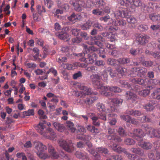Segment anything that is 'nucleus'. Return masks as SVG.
I'll list each match as a JSON object with an SVG mask.
<instances>
[{
	"label": "nucleus",
	"instance_id": "nucleus-28",
	"mask_svg": "<svg viewBox=\"0 0 160 160\" xmlns=\"http://www.w3.org/2000/svg\"><path fill=\"white\" fill-rule=\"evenodd\" d=\"M145 53L148 55H151L153 56L154 58L157 59L160 58V52H158L150 51L148 50L145 51Z\"/></svg>",
	"mask_w": 160,
	"mask_h": 160
},
{
	"label": "nucleus",
	"instance_id": "nucleus-53",
	"mask_svg": "<svg viewBox=\"0 0 160 160\" xmlns=\"http://www.w3.org/2000/svg\"><path fill=\"white\" fill-rule=\"evenodd\" d=\"M34 114V110L33 109H29L27 111L23 112V115L24 116L33 115Z\"/></svg>",
	"mask_w": 160,
	"mask_h": 160
},
{
	"label": "nucleus",
	"instance_id": "nucleus-50",
	"mask_svg": "<svg viewBox=\"0 0 160 160\" xmlns=\"http://www.w3.org/2000/svg\"><path fill=\"white\" fill-rule=\"evenodd\" d=\"M141 61L142 62V64L146 67H152L153 64V62L151 61H145L143 60Z\"/></svg>",
	"mask_w": 160,
	"mask_h": 160
},
{
	"label": "nucleus",
	"instance_id": "nucleus-60",
	"mask_svg": "<svg viewBox=\"0 0 160 160\" xmlns=\"http://www.w3.org/2000/svg\"><path fill=\"white\" fill-rule=\"evenodd\" d=\"M140 121L142 122H149L151 121V119L146 116H144L141 118L140 120Z\"/></svg>",
	"mask_w": 160,
	"mask_h": 160
},
{
	"label": "nucleus",
	"instance_id": "nucleus-24",
	"mask_svg": "<svg viewBox=\"0 0 160 160\" xmlns=\"http://www.w3.org/2000/svg\"><path fill=\"white\" fill-rule=\"evenodd\" d=\"M68 19L70 21L74 23L78 20H79L81 19V16L80 15L75 14L73 13L70 16L68 17Z\"/></svg>",
	"mask_w": 160,
	"mask_h": 160
},
{
	"label": "nucleus",
	"instance_id": "nucleus-39",
	"mask_svg": "<svg viewBox=\"0 0 160 160\" xmlns=\"http://www.w3.org/2000/svg\"><path fill=\"white\" fill-rule=\"evenodd\" d=\"M92 25V22L88 20L81 26V28L83 30H87L89 29Z\"/></svg>",
	"mask_w": 160,
	"mask_h": 160
},
{
	"label": "nucleus",
	"instance_id": "nucleus-51",
	"mask_svg": "<svg viewBox=\"0 0 160 160\" xmlns=\"http://www.w3.org/2000/svg\"><path fill=\"white\" fill-rule=\"evenodd\" d=\"M93 27L95 28H97L99 31H101L103 30V27L98 22L95 21L93 22Z\"/></svg>",
	"mask_w": 160,
	"mask_h": 160
},
{
	"label": "nucleus",
	"instance_id": "nucleus-25",
	"mask_svg": "<svg viewBox=\"0 0 160 160\" xmlns=\"http://www.w3.org/2000/svg\"><path fill=\"white\" fill-rule=\"evenodd\" d=\"M139 145L144 149H151L152 147V144L149 142H144L142 143L139 144Z\"/></svg>",
	"mask_w": 160,
	"mask_h": 160
},
{
	"label": "nucleus",
	"instance_id": "nucleus-30",
	"mask_svg": "<svg viewBox=\"0 0 160 160\" xmlns=\"http://www.w3.org/2000/svg\"><path fill=\"white\" fill-rule=\"evenodd\" d=\"M138 76L141 77L145 75L147 72V69L144 68H137Z\"/></svg>",
	"mask_w": 160,
	"mask_h": 160
},
{
	"label": "nucleus",
	"instance_id": "nucleus-1",
	"mask_svg": "<svg viewBox=\"0 0 160 160\" xmlns=\"http://www.w3.org/2000/svg\"><path fill=\"white\" fill-rule=\"evenodd\" d=\"M46 124L48 126H50L51 125L50 122L47 123L46 121L43 120L41 122L35 127L36 129L41 135L47 138H54L55 135V132L52 129L50 128L46 129L45 125Z\"/></svg>",
	"mask_w": 160,
	"mask_h": 160
},
{
	"label": "nucleus",
	"instance_id": "nucleus-52",
	"mask_svg": "<svg viewBox=\"0 0 160 160\" xmlns=\"http://www.w3.org/2000/svg\"><path fill=\"white\" fill-rule=\"evenodd\" d=\"M117 60L113 58H109L108 60V63L109 65L113 66L117 65Z\"/></svg>",
	"mask_w": 160,
	"mask_h": 160
},
{
	"label": "nucleus",
	"instance_id": "nucleus-26",
	"mask_svg": "<svg viewBox=\"0 0 160 160\" xmlns=\"http://www.w3.org/2000/svg\"><path fill=\"white\" fill-rule=\"evenodd\" d=\"M83 47L85 49V52L87 53H91V52H93L98 50V48L95 47L94 46H92L88 47L86 45H83Z\"/></svg>",
	"mask_w": 160,
	"mask_h": 160
},
{
	"label": "nucleus",
	"instance_id": "nucleus-57",
	"mask_svg": "<svg viewBox=\"0 0 160 160\" xmlns=\"http://www.w3.org/2000/svg\"><path fill=\"white\" fill-rule=\"evenodd\" d=\"M142 129H143L146 133L148 134L149 131H151L152 127H149L148 125L147 124H144L142 127Z\"/></svg>",
	"mask_w": 160,
	"mask_h": 160
},
{
	"label": "nucleus",
	"instance_id": "nucleus-9",
	"mask_svg": "<svg viewBox=\"0 0 160 160\" xmlns=\"http://www.w3.org/2000/svg\"><path fill=\"white\" fill-rule=\"evenodd\" d=\"M131 82L132 83L141 85L146 88H148L149 89H151L153 88V86L148 84V82H147L145 81L142 78H133L131 80Z\"/></svg>",
	"mask_w": 160,
	"mask_h": 160
},
{
	"label": "nucleus",
	"instance_id": "nucleus-43",
	"mask_svg": "<svg viewBox=\"0 0 160 160\" xmlns=\"http://www.w3.org/2000/svg\"><path fill=\"white\" fill-rule=\"evenodd\" d=\"M44 152H37V155L41 159H45L49 158V156L47 153H43Z\"/></svg>",
	"mask_w": 160,
	"mask_h": 160
},
{
	"label": "nucleus",
	"instance_id": "nucleus-34",
	"mask_svg": "<svg viewBox=\"0 0 160 160\" xmlns=\"http://www.w3.org/2000/svg\"><path fill=\"white\" fill-rule=\"evenodd\" d=\"M92 4L97 8H102L103 7L105 2H104L103 0H96L94 2H92Z\"/></svg>",
	"mask_w": 160,
	"mask_h": 160
},
{
	"label": "nucleus",
	"instance_id": "nucleus-16",
	"mask_svg": "<svg viewBox=\"0 0 160 160\" xmlns=\"http://www.w3.org/2000/svg\"><path fill=\"white\" fill-rule=\"evenodd\" d=\"M125 96L127 99L131 100L132 102H134L138 99L137 95L130 91L126 92L125 94Z\"/></svg>",
	"mask_w": 160,
	"mask_h": 160
},
{
	"label": "nucleus",
	"instance_id": "nucleus-20",
	"mask_svg": "<svg viewBox=\"0 0 160 160\" xmlns=\"http://www.w3.org/2000/svg\"><path fill=\"white\" fill-rule=\"evenodd\" d=\"M48 152L53 159H58L59 157L58 153L51 145H49Z\"/></svg>",
	"mask_w": 160,
	"mask_h": 160
},
{
	"label": "nucleus",
	"instance_id": "nucleus-37",
	"mask_svg": "<svg viewBox=\"0 0 160 160\" xmlns=\"http://www.w3.org/2000/svg\"><path fill=\"white\" fill-rule=\"evenodd\" d=\"M92 13L95 15L99 16H103L104 14V12L101 8V9H93L92 11Z\"/></svg>",
	"mask_w": 160,
	"mask_h": 160
},
{
	"label": "nucleus",
	"instance_id": "nucleus-64",
	"mask_svg": "<svg viewBox=\"0 0 160 160\" xmlns=\"http://www.w3.org/2000/svg\"><path fill=\"white\" fill-rule=\"evenodd\" d=\"M111 55L114 57L118 58L120 56V53L119 51L114 50L112 52Z\"/></svg>",
	"mask_w": 160,
	"mask_h": 160
},
{
	"label": "nucleus",
	"instance_id": "nucleus-56",
	"mask_svg": "<svg viewBox=\"0 0 160 160\" xmlns=\"http://www.w3.org/2000/svg\"><path fill=\"white\" fill-rule=\"evenodd\" d=\"M61 51L62 52L67 53L66 55L68 56V55L70 53L71 51L69 47L68 46H63L61 48Z\"/></svg>",
	"mask_w": 160,
	"mask_h": 160
},
{
	"label": "nucleus",
	"instance_id": "nucleus-63",
	"mask_svg": "<svg viewBox=\"0 0 160 160\" xmlns=\"http://www.w3.org/2000/svg\"><path fill=\"white\" fill-rule=\"evenodd\" d=\"M121 118L126 121L127 122H130V120L131 116L128 115H122L120 116Z\"/></svg>",
	"mask_w": 160,
	"mask_h": 160
},
{
	"label": "nucleus",
	"instance_id": "nucleus-40",
	"mask_svg": "<svg viewBox=\"0 0 160 160\" xmlns=\"http://www.w3.org/2000/svg\"><path fill=\"white\" fill-rule=\"evenodd\" d=\"M110 100L112 102L117 105L122 104L123 101L122 99L117 98H110Z\"/></svg>",
	"mask_w": 160,
	"mask_h": 160
},
{
	"label": "nucleus",
	"instance_id": "nucleus-46",
	"mask_svg": "<svg viewBox=\"0 0 160 160\" xmlns=\"http://www.w3.org/2000/svg\"><path fill=\"white\" fill-rule=\"evenodd\" d=\"M117 62L120 64H124L129 63L130 62L129 59L128 58H119L117 60Z\"/></svg>",
	"mask_w": 160,
	"mask_h": 160
},
{
	"label": "nucleus",
	"instance_id": "nucleus-13",
	"mask_svg": "<svg viewBox=\"0 0 160 160\" xmlns=\"http://www.w3.org/2000/svg\"><path fill=\"white\" fill-rule=\"evenodd\" d=\"M128 14V13L127 8L122 7L119 8L115 13V16H119L122 18H126Z\"/></svg>",
	"mask_w": 160,
	"mask_h": 160
},
{
	"label": "nucleus",
	"instance_id": "nucleus-36",
	"mask_svg": "<svg viewBox=\"0 0 160 160\" xmlns=\"http://www.w3.org/2000/svg\"><path fill=\"white\" fill-rule=\"evenodd\" d=\"M131 151L133 153L138 154L140 156L143 155V152L141 148H132Z\"/></svg>",
	"mask_w": 160,
	"mask_h": 160
},
{
	"label": "nucleus",
	"instance_id": "nucleus-29",
	"mask_svg": "<svg viewBox=\"0 0 160 160\" xmlns=\"http://www.w3.org/2000/svg\"><path fill=\"white\" fill-rule=\"evenodd\" d=\"M112 147L113 150L118 153H120L122 152L124 153V151L126 150L125 149L118 146V145L116 144H113L112 146Z\"/></svg>",
	"mask_w": 160,
	"mask_h": 160
},
{
	"label": "nucleus",
	"instance_id": "nucleus-59",
	"mask_svg": "<svg viewBox=\"0 0 160 160\" xmlns=\"http://www.w3.org/2000/svg\"><path fill=\"white\" fill-rule=\"evenodd\" d=\"M64 65V67L65 68L69 70L74 69L75 68V67H76L74 66V63L73 64L66 63Z\"/></svg>",
	"mask_w": 160,
	"mask_h": 160
},
{
	"label": "nucleus",
	"instance_id": "nucleus-41",
	"mask_svg": "<svg viewBox=\"0 0 160 160\" xmlns=\"http://www.w3.org/2000/svg\"><path fill=\"white\" fill-rule=\"evenodd\" d=\"M160 17V14H151L149 15V18L153 22H156L159 21Z\"/></svg>",
	"mask_w": 160,
	"mask_h": 160
},
{
	"label": "nucleus",
	"instance_id": "nucleus-5",
	"mask_svg": "<svg viewBox=\"0 0 160 160\" xmlns=\"http://www.w3.org/2000/svg\"><path fill=\"white\" fill-rule=\"evenodd\" d=\"M108 133L110 135H106L107 139L109 140H112L115 142H120L122 140L121 138L116 135V130L111 128H109L108 129Z\"/></svg>",
	"mask_w": 160,
	"mask_h": 160
},
{
	"label": "nucleus",
	"instance_id": "nucleus-10",
	"mask_svg": "<svg viewBox=\"0 0 160 160\" xmlns=\"http://www.w3.org/2000/svg\"><path fill=\"white\" fill-rule=\"evenodd\" d=\"M33 146L37 152H44L47 149V147L42 142L35 141L33 142Z\"/></svg>",
	"mask_w": 160,
	"mask_h": 160
},
{
	"label": "nucleus",
	"instance_id": "nucleus-45",
	"mask_svg": "<svg viewBox=\"0 0 160 160\" xmlns=\"http://www.w3.org/2000/svg\"><path fill=\"white\" fill-rule=\"evenodd\" d=\"M97 109L100 112H104L105 111V108L104 105L102 103L99 102L96 105Z\"/></svg>",
	"mask_w": 160,
	"mask_h": 160
},
{
	"label": "nucleus",
	"instance_id": "nucleus-49",
	"mask_svg": "<svg viewBox=\"0 0 160 160\" xmlns=\"http://www.w3.org/2000/svg\"><path fill=\"white\" fill-rule=\"evenodd\" d=\"M124 153L126 154L128 159L130 160H135L136 159L134 158H135L136 156H138V155L136 154H132L128 152L126 150L124 151Z\"/></svg>",
	"mask_w": 160,
	"mask_h": 160
},
{
	"label": "nucleus",
	"instance_id": "nucleus-55",
	"mask_svg": "<svg viewBox=\"0 0 160 160\" xmlns=\"http://www.w3.org/2000/svg\"><path fill=\"white\" fill-rule=\"evenodd\" d=\"M128 22L130 23L134 24L137 22V20L135 18L132 16H130L127 18Z\"/></svg>",
	"mask_w": 160,
	"mask_h": 160
},
{
	"label": "nucleus",
	"instance_id": "nucleus-35",
	"mask_svg": "<svg viewBox=\"0 0 160 160\" xmlns=\"http://www.w3.org/2000/svg\"><path fill=\"white\" fill-rule=\"evenodd\" d=\"M93 86L95 88L98 89H104V87L106 86H103V84L99 80H98L92 83Z\"/></svg>",
	"mask_w": 160,
	"mask_h": 160
},
{
	"label": "nucleus",
	"instance_id": "nucleus-62",
	"mask_svg": "<svg viewBox=\"0 0 160 160\" xmlns=\"http://www.w3.org/2000/svg\"><path fill=\"white\" fill-rule=\"evenodd\" d=\"M107 71V72H108L111 77L112 78L116 76V73L114 72L112 69L110 67H108L106 69Z\"/></svg>",
	"mask_w": 160,
	"mask_h": 160
},
{
	"label": "nucleus",
	"instance_id": "nucleus-33",
	"mask_svg": "<svg viewBox=\"0 0 160 160\" xmlns=\"http://www.w3.org/2000/svg\"><path fill=\"white\" fill-rule=\"evenodd\" d=\"M112 25L115 26H124L126 24V22L123 19L121 20H116L115 21H112Z\"/></svg>",
	"mask_w": 160,
	"mask_h": 160
},
{
	"label": "nucleus",
	"instance_id": "nucleus-23",
	"mask_svg": "<svg viewBox=\"0 0 160 160\" xmlns=\"http://www.w3.org/2000/svg\"><path fill=\"white\" fill-rule=\"evenodd\" d=\"M104 88L105 90H109L115 93H119L122 91V90L120 88L117 86L109 87V86H106Z\"/></svg>",
	"mask_w": 160,
	"mask_h": 160
},
{
	"label": "nucleus",
	"instance_id": "nucleus-19",
	"mask_svg": "<svg viewBox=\"0 0 160 160\" xmlns=\"http://www.w3.org/2000/svg\"><path fill=\"white\" fill-rule=\"evenodd\" d=\"M148 157L150 160H159L160 159V151L156 150L154 152L149 153Z\"/></svg>",
	"mask_w": 160,
	"mask_h": 160
},
{
	"label": "nucleus",
	"instance_id": "nucleus-21",
	"mask_svg": "<svg viewBox=\"0 0 160 160\" xmlns=\"http://www.w3.org/2000/svg\"><path fill=\"white\" fill-rule=\"evenodd\" d=\"M52 125L56 129L60 132H64L66 129V127L64 125L58 122H54Z\"/></svg>",
	"mask_w": 160,
	"mask_h": 160
},
{
	"label": "nucleus",
	"instance_id": "nucleus-6",
	"mask_svg": "<svg viewBox=\"0 0 160 160\" xmlns=\"http://www.w3.org/2000/svg\"><path fill=\"white\" fill-rule=\"evenodd\" d=\"M79 88L81 91L78 92L77 96L78 97L83 98L86 95H90L92 93V91L90 88L85 86L80 85Z\"/></svg>",
	"mask_w": 160,
	"mask_h": 160
},
{
	"label": "nucleus",
	"instance_id": "nucleus-14",
	"mask_svg": "<svg viewBox=\"0 0 160 160\" xmlns=\"http://www.w3.org/2000/svg\"><path fill=\"white\" fill-rule=\"evenodd\" d=\"M98 98V97L95 95H92L88 97L83 100L84 103L87 105L90 106Z\"/></svg>",
	"mask_w": 160,
	"mask_h": 160
},
{
	"label": "nucleus",
	"instance_id": "nucleus-3",
	"mask_svg": "<svg viewBox=\"0 0 160 160\" xmlns=\"http://www.w3.org/2000/svg\"><path fill=\"white\" fill-rule=\"evenodd\" d=\"M128 135L134 138L140 143L143 141V138L145 135V134L142 129L139 128L135 129L133 130L132 132H128Z\"/></svg>",
	"mask_w": 160,
	"mask_h": 160
},
{
	"label": "nucleus",
	"instance_id": "nucleus-11",
	"mask_svg": "<svg viewBox=\"0 0 160 160\" xmlns=\"http://www.w3.org/2000/svg\"><path fill=\"white\" fill-rule=\"evenodd\" d=\"M70 30L68 27H66L62 29V31L59 32L56 36L60 39L65 40L68 39L69 38V35L67 32Z\"/></svg>",
	"mask_w": 160,
	"mask_h": 160
},
{
	"label": "nucleus",
	"instance_id": "nucleus-18",
	"mask_svg": "<svg viewBox=\"0 0 160 160\" xmlns=\"http://www.w3.org/2000/svg\"><path fill=\"white\" fill-rule=\"evenodd\" d=\"M148 135L151 138L158 137L160 138V129H154L151 128V131L148 133Z\"/></svg>",
	"mask_w": 160,
	"mask_h": 160
},
{
	"label": "nucleus",
	"instance_id": "nucleus-4",
	"mask_svg": "<svg viewBox=\"0 0 160 160\" xmlns=\"http://www.w3.org/2000/svg\"><path fill=\"white\" fill-rule=\"evenodd\" d=\"M58 144L61 147L68 152H71L74 150L73 144L70 141L67 142L65 140L61 139L59 141Z\"/></svg>",
	"mask_w": 160,
	"mask_h": 160
},
{
	"label": "nucleus",
	"instance_id": "nucleus-12",
	"mask_svg": "<svg viewBox=\"0 0 160 160\" xmlns=\"http://www.w3.org/2000/svg\"><path fill=\"white\" fill-rule=\"evenodd\" d=\"M157 102L156 101L151 100L148 103L143 106V107L147 111L151 112L157 106Z\"/></svg>",
	"mask_w": 160,
	"mask_h": 160
},
{
	"label": "nucleus",
	"instance_id": "nucleus-15",
	"mask_svg": "<svg viewBox=\"0 0 160 160\" xmlns=\"http://www.w3.org/2000/svg\"><path fill=\"white\" fill-rule=\"evenodd\" d=\"M75 155L77 158L82 160H87L88 159V154L84 152L77 151L75 153Z\"/></svg>",
	"mask_w": 160,
	"mask_h": 160
},
{
	"label": "nucleus",
	"instance_id": "nucleus-27",
	"mask_svg": "<svg viewBox=\"0 0 160 160\" xmlns=\"http://www.w3.org/2000/svg\"><path fill=\"white\" fill-rule=\"evenodd\" d=\"M151 95L153 99L160 100V88H157L155 90Z\"/></svg>",
	"mask_w": 160,
	"mask_h": 160
},
{
	"label": "nucleus",
	"instance_id": "nucleus-2",
	"mask_svg": "<svg viewBox=\"0 0 160 160\" xmlns=\"http://www.w3.org/2000/svg\"><path fill=\"white\" fill-rule=\"evenodd\" d=\"M119 2L120 4L125 6L129 9L134 10L136 7L142 5V3L140 0H120Z\"/></svg>",
	"mask_w": 160,
	"mask_h": 160
},
{
	"label": "nucleus",
	"instance_id": "nucleus-17",
	"mask_svg": "<svg viewBox=\"0 0 160 160\" xmlns=\"http://www.w3.org/2000/svg\"><path fill=\"white\" fill-rule=\"evenodd\" d=\"M33 52L35 54V55H32V58H31V60L34 61L39 62L41 59L39 58L40 51L37 48H34L32 49Z\"/></svg>",
	"mask_w": 160,
	"mask_h": 160
},
{
	"label": "nucleus",
	"instance_id": "nucleus-7",
	"mask_svg": "<svg viewBox=\"0 0 160 160\" xmlns=\"http://www.w3.org/2000/svg\"><path fill=\"white\" fill-rule=\"evenodd\" d=\"M86 55L87 56V58H86V56L84 58H80L79 60L83 62H85L86 60L87 62L88 61V63L92 64L93 63L94 61L97 59V54L95 52H91V53H87L86 52Z\"/></svg>",
	"mask_w": 160,
	"mask_h": 160
},
{
	"label": "nucleus",
	"instance_id": "nucleus-61",
	"mask_svg": "<svg viewBox=\"0 0 160 160\" xmlns=\"http://www.w3.org/2000/svg\"><path fill=\"white\" fill-rule=\"evenodd\" d=\"M44 112L42 110L40 109L38 112V113L40 116V118L41 119H45L47 118V116L44 114Z\"/></svg>",
	"mask_w": 160,
	"mask_h": 160
},
{
	"label": "nucleus",
	"instance_id": "nucleus-42",
	"mask_svg": "<svg viewBox=\"0 0 160 160\" xmlns=\"http://www.w3.org/2000/svg\"><path fill=\"white\" fill-rule=\"evenodd\" d=\"M67 126L69 128L71 132H74L76 130V129L74 127L73 123L70 121H68L66 122Z\"/></svg>",
	"mask_w": 160,
	"mask_h": 160
},
{
	"label": "nucleus",
	"instance_id": "nucleus-48",
	"mask_svg": "<svg viewBox=\"0 0 160 160\" xmlns=\"http://www.w3.org/2000/svg\"><path fill=\"white\" fill-rule=\"evenodd\" d=\"M129 75L130 77H133L138 76L137 67L133 68L131 69Z\"/></svg>",
	"mask_w": 160,
	"mask_h": 160
},
{
	"label": "nucleus",
	"instance_id": "nucleus-54",
	"mask_svg": "<svg viewBox=\"0 0 160 160\" xmlns=\"http://www.w3.org/2000/svg\"><path fill=\"white\" fill-rule=\"evenodd\" d=\"M124 142L127 145H131L134 144L135 142L132 138H127L125 140Z\"/></svg>",
	"mask_w": 160,
	"mask_h": 160
},
{
	"label": "nucleus",
	"instance_id": "nucleus-31",
	"mask_svg": "<svg viewBox=\"0 0 160 160\" xmlns=\"http://www.w3.org/2000/svg\"><path fill=\"white\" fill-rule=\"evenodd\" d=\"M95 152H97L98 153L100 156L99 153H101L104 154H107L108 152V149L102 147H99L95 148ZM101 158H100V159Z\"/></svg>",
	"mask_w": 160,
	"mask_h": 160
},
{
	"label": "nucleus",
	"instance_id": "nucleus-8",
	"mask_svg": "<svg viewBox=\"0 0 160 160\" xmlns=\"http://www.w3.org/2000/svg\"><path fill=\"white\" fill-rule=\"evenodd\" d=\"M86 144L88 147L87 148V151L95 157V160H100V155L97 152H95V148L92 147V143L90 142H87Z\"/></svg>",
	"mask_w": 160,
	"mask_h": 160
},
{
	"label": "nucleus",
	"instance_id": "nucleus-47",
	"mask_svg": "<svg viewBox=\"0 0 160 160\" xmlns=\"http://www.w3.org/2000/svg\"><path fill=\"white\" fill-rule=\"evenodd\" d=\"M92 121V124L96 126H99L100 125V122L98 120V118L96 116H93L91 117Z\"/></svg>",
	"mask_w": 160,
	"mask_h": 160
},
{
	"label": "nucleus",
	"instance_id": "nucleus-58",
	"mask_svg": "<svg viewBox=\"0 0 160 160\" xmlns=\"http://www.w3.org/2000/svg\"><path fill=\"white\" fill-rule=\"evenodd\" d=\"M72 4L74 7V9L76 11L79 12L82 11V7L79 4H76L74 2H72Z\"/></svg>",
	"mask_w": 160,
	"mask_h": 160
},
{
	"label": "nucleus",
	"instance_id": "nucleus-22",
	"mask_svg": "<svg viewBox=\"0 0 160 160\" xmlns=\"http://www.w3.org/2000/svg\"><path fill=\"white\" fill-rule=\"evenodd\" d=\"M150 37L147 35H141L138 37L137 40L139 42V44H143L147 43Z\"/></svg>",
	"mask_w": 160,
	"mask_h": 160
},
{
	"label": "nucleus",
	"instance_id": "nucleus-38",
	"mask_svg": "<svg viewBox=\"0 0 160 160\" xmlns=\"http://www.w3.org/2000/svg\"><path fill=\"white\" fill-rule=\"evenodd\" d=\"M101 78V76L98 74H93L90 76V78L92 83L98 80H100Z\"/></svg>",
	"mask_w": 160,
	"mask_h": 160
},
{
	"label": "nucleus",
	"instance_id": "nucleus-32",
	"mask_svg": "<svg viewBox=\"0 0 160 160\" xmlns=\"http://www.w3.org/2000/svg\"><path fill=\"white\" fill-rule=\"evenodd\" d=\"M87 130L92 133H98L99 132L98 129L92 125H88L86 127Z\"/></svg>",
	"mask_w": 160,
	"mask_h": 160
},
{
	"label": "nucleus",
	"instance_id": "nucleus-44",
	"mask_svg": "<svg viewBox=\"0 0 160 160\" xmlns=\"http://www.w3.org/2000/svg\"><path fill=\"white\" fill-rule=\"evenodd\" d=\"M150 92L149 90L146 89L142 90L139 91L138 93V94L143 97H145L148 95Z\"/></svg>",
	"mask_w": 160,
	"mask_h": 160
}]
</instances>
